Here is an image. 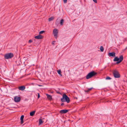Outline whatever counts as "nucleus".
I'll use <instances>...</instances> for the list:
<instances>
[{
    "label": "nucleus",
    "mask_w": 127,
    "mask_h": 127,
    "mask_svg": "<svg viewBox=\"0 0 127 127\" xmlns=\"http://www.w3.org/2000/svg\"><path fill=\"white\" fill-rule=\"evenodd\" d=\"M61 100L62 102H66L67 103L70 102L69 98L65 94H63L62 98L61 99Z\"/></svg>",
    "instance_id": "nucleus-1"
},
{
    "label": "nucleus",
    "mask_w": 127,
    "mask_h": 127,
    "mask_svg": "<svg viewBox=\"0 0 127 127\" xmlns=\"http://www.w3.org/2000/svg\"><path fill=\"white\" fill-rule=\"evenodd\" d=\"M97 74V73L94 71L89 73L86 76V77L87 79H88L92 77L95 76Z\"/></svg>",
    "instance_id": "nucleus-2"
},
{
    "label": "nucleus",
    "mask_w": 127,
    "mask_h": 127,
    "mask_svg": "<svg viewBox=\"0 0 127 127\" xmlns=\"http://www.w3.org/2000/svg\"><path fill=\"white\" fill-rule=\"evenodd\" d=\"M113 74L115 78H119L120 77V75L119 72L116 70H115L113 71Z\"/></svg>",
    "instance_id": "nucleus-3"
},
{
    "label": "nucleus",
    "mask_w": 127,
    "mask_h": 127,
    "mask_svg": "<svg viewBox=\"0 0 127 127\" xmlns=\"http://www.w3.org/2000/svg\"><path fill=\"white\" fill-rule=\"evenodd\" d=\"M14 56L13 54L11 53H9L6 54L4 56V58L5 59H10Z\"/></svg>",
    "instance_id": "nucleus-4"
},
{
    "label": "nucleus",
    "mask_w": 127,
    "mask_h": 127,
    "mask_svg": "<svg viewBox=\"0 0 127 127\" xmlns=\"http://www.w3.org/2000/svg\"><path fill=\"white\" fill-rule=\"evenodd\" d=\"M53 33L55 38L57 39L58 37V30L56 29H54L53 30Z\"/></svg>",
    "instance_id": "nucleus-5"
},
{
    "label": "nucleus",
    "mask_w": 127,
    "mask_h": 127,
    "mask_svg": "<svg viewBox=\"0 0 127 127\" xmlns=\"http://www.w3.org/2000/svg\"><path fill=\"white\" fill-rule=\"evenodd\" d=\"M118 58L119 61L116 63L117 64H119L122 61L124 58L123 56L122 55H121Z\"/></svg>",
    "instance_id": "nucleus-6"
},
{
    "label": "nucleus",
    "mask_w": 127,
    "mask_h": 127,
    "mask_svg": "<svg viewBox=\"0 0 127 127\" xmlns=\"http://www.w3.org/2000/svg\"><path fill=\"white\" fill-rule=\"evenodd\" d=\"M20 98L17 96H16L14 97V100L15 102H18L20 101Z\"/></svg>",
    "instance_id": "nucleus-7"
},
{
    "label": "nucleus",
    "mask_w": 127,
    "mask_h": 127,
    "mask_svg": "<svg viewBox=\"0 0 127 127\" xmlns=\"http://www.w3.org/2000/svg\"><path fill=\"white\" fill-rule=\"evenodd\" d=\"M25 88L26 87L24 86H22L18 87L19 90L22 91L24 90L25 89Z\"/></svg>",
    "instance_id": "nucleus-8"
},
{
    "label": "nucleus",
    "mask_w": 127,
    "mask_h": 127,
    "mask_svg": "<svg viewBox=\"0 0 127 127\" xmlns=\"http://www.w3.org/2000/svg\"><path fill=\"white\" fill-rule=\"evenodd\" d=\"M68 111L67 110H63L60 111V113L62 114L65 113L67 112Z\"/></svg>",
    "instance_id": "nucleus-9"
},
{
    "label": "nucleus",
    "mask_w": 127,
    "mask_h": 127,
    "mask_svg": "<svg viewBox=\"0 0 127 127\" xmlns=\"http://www.w3.org/2000/svg\"><path fill=\"white\" fill-rule=\"evenodd\" d=\"M43 36L41 35H39L36 36L34 37V38L35 39H42L43 38Z\"/></svg>",
    "instance_id": "nucleus-10"
},
{
    "label": "nucleus",
    "mask_w": 127,
    "mask_h": 127,
    "mask_svg": "<svg viewBox=\"0 0 127 127\" xmlns=\"http://www.w3.org/2000/svg\"><path fill=\"white\" fill-rule=\"evenodd\" d=\"M115 53L114 52L110 53L109 54V55L110 56H112L113 57L115 56Z\"/></svg>",
    "instance_id": "nucleus-11"
},
{
    "label": "nucleus",
    "mask_w": 127,
    "mask_h": 127,
    "mask_svg": "<svg viewBox=\"0 0 127 127\" xmlns=\"http://www.w3.org/2000/svg\"><path fill=\"white\" fill-rule=\"evenodd\" d=\"M46 95L47 98H48V99L50 101L52 99V96L47 94H46Z\"/></svg>",
    "instance_id": "nucleus-12"
},
{
    "label": "nucleus",
    "mask_w": 127,
    "mask_h": 127,
    "mask_svg": "<svg viewBox=\"0 0 127 127\" xmlns=\"http://www.w3.org/2000/svg\"><path fill=\"white\" fill-rule=\"evenodd\" d=\"M35 111H33L32 112H31L30 113V115L31 116H32L34 115L35 114Z\"/></svg>",
    "instance_id": "nucleus-13"
},
{
    "label": "nucleus",
    "mask_w": 127,
    "mask_h": 127,
    "mask_svg": "<svg viewBox=\"0 0 127 127\" xmlns=\"http://www.w3.org/2000/svg\"><path fill=\"white\" fill-rule=\"evenodd\" d=\"M119 61V59L117 57H115L113 60V61L114 62H118Z\"/></svg>",
    "instance_id": "nucleus-14"
},
{
    "label": "nucleus",
    "mask_w": 127,
    "mask_h": 127,
    "mask_svg": "<svg viewBox=\"0 0 127 127\" xmlns=\"http://www.w3.org/2000/svg\"><path fill=\"white\" fill-rule=\"evenodd\" d=\"M93 89V88H91L89 89H88L87 90H84L85 92H88L91 91Z\"/></svg>",
    "instance_id": "nucleus-15"
},
{
    "label": "nucleus",
    "mask_w": 127,
    "mask_h": 127,
    "mask_svg": "<svg viewBox=\"0 0 127 127\" xmlns=\"http://www.w3.org/2000/svg\"><path fill=\"white\" fill-rule=\"evenodd\" d=\"M43 123V121L41 119H39V124H41Z\"/></svg>",
    "instance_id": "nucleus-16"
},
{
    "label": "nucleus",
    "mask_w": 127,
    "mask_h": 127,
    "mask_svg": "<svg viewBox=\"0 0 127 127\" xmlns=\"http://www.w3.org/2000/svg\"><path fill=\"white\" fill-rule=\"evenodd\" d=\"M64 19H62L60 21V24L62 25H63V23H64Z\"/></svg>",
    "instance_id": "nucleus-17"
},
{
    "label": "nucleus",
    "mask_w": 127,
    "mask_h": 127,
    "mask_svg": "<svg viewBox=\"0 0 127 127\" xmlns=\"http://www.w3.org/2000/svg\"><path fill=\"white\" fill-rule=\"evenodd\" d=\"M100 50L101 52H103L104 50V48L102 46H101L100 47Z\"/></svg>",
    "instance_id": "nucleus-18"
},
{
    "label": "nucleus",
    "mask_w": 127,
    "mask_h": 127,
    "mask_svg": "<svg viewBox=\"0 0 127 127\" xmlns=\"http://www.w3.org/2000/svg\"><path fill=\"white\" fill-rule=\"evenodd\" d=\"M54 19V17H51L49 18V21H50Z\"/></svg>",
    "instance_id": "nucleus-19"
},
{
    "label": "nucleus",
    "mask_w": 127,
    "mask_h": 127,
    "mask_svg": "<svg viewBox=\"0 0 127 127\" xmlns=\"http://www.w3.org/2000/svg\"><path fill=\"white\" fill-rule=\"evenodd\" d=\"M44 32H45V31H41L39 32V34H42L43 33H44Z\"/></svg>",
    "instance_id": "nucleus-20"
},
{
    "label": "nucleus",
    "mask_w": 127,
    "mask_h": 127,
    "mask_svg": "<svg viewBox=\"0 0 127 127\" xmlns=\"http://www.w3.org/2000/svg\"><path fill=\"white\" fill-rule=\"evenodd\" d=\"M24 117V115H22L20 118V120H23Z\"/></svg>",
    "instance_id": "nucleus-21"
},
{
    "label": "nucleus",
    "mask_w": 127,
    "mask_h": 127,
    "mask_svg": "<svg viewBox=\"0 0 127 127\" xmlns=\"http://www.w3.org/2000/svg\"><path fill=\"white\" fill-rule=\"evenodd\" d=\"M111 79V78L109 76L107 77L106 78V80H110Z\"/></svg>",
    "instance_id": "nucleus-22"
},
{
    "label": "nucleus",
    "mask_w": 127,
    "mask_h": 127,
    "mask_svg": "<svg viewBox=\"0 0 127 127\" xmlns=\"http://www.w3.org/2000/svg\"><path fill=\"white\" fill-rule=\"evenodd\" d=\"M61 70H58V72L59 74L61 75Z\"/></svg>",
    "instance_id": "nucleus-23"
},
{
    "label": "nucleus",
    "mask_w": 127,
    "mask_h": 127,
    "mask_svg": "<svg viewBox=\"0 0 127 127\" xmlns=\"http://www.w3.org/2000/svg\"><path fill=\"white\" fill-rule=\"evenodd\" d=\"M32 42V39H30L29 40V43H31Z\"/></svg>",
    "instance_id": "nucleus-24"
},
{
    "label": "nucleus",
    "mask_w": 127,
    "mask_h": 127,
    "mask_svg": "<svg viewBox=\"0 0 127 127\" xmlns=\"http://www.w3.org/2000/svg\"><path fill=\"white\" fill-rule=\"evenodd\" d=\"M64 3H67V0H63Z\"/></svg>",
    "instance_id": "nucleus-25"
},
{
    "label": "nucleus",
    "mask_w": 127,
    "mask_h": 127,
    "mask_svg": "<svg viewBox=\"0 0 127 127\" xmlns=\"http://www.w3.org/2000/svg\"><path fill=\"white\" fill-rule=\"evenodd\" d=\"M21 120V124H22L24 122V121H23V120Z\"/></svg>",
    "instance_id": "nucleus-26"
},
{
    "label": "nucleus",
    "mask_w": 127,
    "mask_h": 127,
    "mask_svg": "<svg viewBox=\"0 0 127 127\" xmlns=\"http://www.w3.org/2000/svg\"><path fill=\"white\" fill-rule=\"evenodd\" d=\"M93 1L95 3H97V0H93Z\"/></svg>",
    "instance_id": "nucleus-27"
},
{
    "label": "nucleus",
    "mask_w": 127,
    "mask_h": 127,
    "mask_svg": "<svg viewBox=\"0 0 127 127\" xmlns=\"http://www.w3.org/2000/svg\"><path fill=\"white\" fill-rule=\"evenodd\" d=\"M38 98H39L40 97V95L39 93H38Z\"/></svg>",
    "instance_id": "nucleus-28"
},
{
    "label": "nucleus",
    "mask_w": 127,
    "mask_h": 127,
    "mask_svg": "<svg viewBox=\"0 0 127 127\" xmlns=\"http://www.w3.org/2000/svg\"><path fill=\"white\" fill-rule=\"evenodd\" d=\"M55 42V41H53L52 42V44L53 45H55L54 43V42Z\"/></svg>",
    "instance_id": "nucleus-29"
},
{
    "label": "nucleus",
    "mask_w": 127,
    "mask_h": 127,
    "mask_svg": "<svg viewBox=\"0 0 127 127\" xmlns=\"http://www.w3.org/2000/svg\"><path fill=\"white\" fill-rule=\"evenodd\" d=\"M61 105L62 106H63L64 105V103H62L61 104Z\"/></svg>",
    "instance_id": "nucleus-30"
},
{
    "label": "nucleus",
    "mask_w": 127,
    "mask_h": 127,
    "mask_svg": "<svg viewBox=\"0 0 127 127\" xmlns=\"http://www.w3.org/2000/svg\"><path fill=\"white\" fill-rule=\"evenodd\" d=\"M57 20H58V19H57V20H56V24L57 25L58 24V22H57Z\"/></svg>",
    "instance_id": "nucleus-31"
},
{
    "label": "nucleus",
    "mask_w": 127,
    "mask_h": 127,
    "mask_svg": "<svg viewBox=\"0 0 127 127\" xmlns=\"http://www.w3.org/2000/svg\"><path fill=\"white\" fill-rule=\"evenodd\" d=\"M57 93L58 94H61V93H60V92L59 91H57Z\"/></svg>",
    "instance_id": "nucleus-32"
},
{
    "label": "nucleus",
    "mask_w": 127,
    "mask_h": 127,
    "mask_svg": "<svg viewBox=\"0 0 127 127\" xmlns=\"http://www.w3.org/2000/svg\"><path fill=\"white\" fill-rule=\"evenodd\" d=\"M31 84L32 85H34V83H32Z\"/></svg>",
    "instance_id": "nucleus-33"
},
{
    "label": "nucleus",
    "mask_w": 127,
    "mask_h": 127,
    "mask_svg": "<svg viewBox=\"0 0 127 127\" xmlns=\"http://www.w3.org/2000/svg\"><path fill=\"white\" fill-rule=\"evenodd\" d=\"M39 86H42V85H39Z\"/></svg>",
    "instance_id": "nucleus-34"
},
{
    "label": "nucleus",
    "mask_w": 127,
    "mask_h": 127,
    "mask_svg": "<svg viewBox=\"0 0 127 127\" xmlns=\"http://www.w3.org/2000/svg\"><path fill=\"white\" fill-rule=\"evenodd\" d=\"M127 49V47L125 49V50H126V49Z\"/></svg>",
    "instance_id": "nucleus-35"
},
{
    "label": "nucleus",
    "mask_w": 127,
    "mask_h": 127,
    "mask_svg": "<svg viewBox=\"0 0 127 127\" xmlns=\"http://www.w3.org/2000/svg\"><path fill=\"white\" fill-rule=\"evenodd\" d=\"M127 13V11L126 12Z\"/></svg>",
    "instance_id": "nucleus-36"
}]
</instances>
